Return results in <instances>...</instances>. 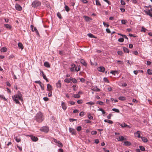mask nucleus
<instances>
[{"label":"nucleus","mask_w":152,"mask_h":152,"mask_svg":"<svg viewBox=\"0 0 152 152\" xmlns=\"http://www.w3.org/2000/svg\"><path fill=\"white\" fill-rule=\"evenodd\" d=\"M12 99L16 104H20L19 100L22 102L23 101L22 95L20 91L18 92V94H15L12 97Z\"/></svg>","instance_id":"obj_1"},{"label":"nucleus","mask_w":152,"mask_h":152,"mask_svg":"<svg viewBox=\"0 0 152 152\" xmlns=\"http://www.w3.org/2000/svg\"><path fill=\"white\" fill-rule=\"evenodd\" d=\"M35 118L37 122L39 123L42 122L44 119L43 115L41 112H39L37 114Z\"/></svg>","instance_id":"obj_2"},{"label":"nucleus","mask_w":152,"mask_h":152,"mask_svg":"<svg viewBox=\"0 0 152 152\" xmlns=\"http://www.w3.org/2000/svg\"><path fill=\"white\" fill-rule=\"evenodd\" d=\"M41 2L38 0H35L33 1L31 4V6L34 8L40 6Z\"/></svg>","instance_id":"obj_3"},{"label":"nucleus","mask_w":152,"mask_h":152,"mask_svg":"<svg viewBox=\"0 0 152 152\" xmlns=\"http://www.w3.org/2000/svg\"><path fill=\"white\" fill-rule=\"evenodd\" d=\"M76 67V65L74 64H72L70 65V67L69 68L70 71L71 72H75V68Z\"/></svg>","instance_id":"obj_4"},{"label":"nucleus","mask_w":152,"mask_h":152,"mask_svg":"<svg viewBox=\"0 0 152 152\" xmlns=\"http://www.w3.org/2000/svg\"><path fill=\"white\" fill-rule=\"evenodd\" d=\"M40 130L42 132H48L49 131V128L47 126H45L41 127Z\"/></svg>","instance_id":"obj_5"},{"label":"nucleus","mask_w":152,"mask_h":152,"mask_svg":"<svg viewBox=\"0 0 152 152\" xmlns=\"http://www.w3.org/2000/svg\"><path fill=\"white\" fill-rule=\"evenodd\" d=\"M16 9L18 11H21L22 10V7L18 4H16L15 6Z\"/></svg>","instance_id":"obj_6"},{"label":"nucleus","mask_w":152,"mask_h":152,"mask_svg":"<svg viewBox=\"0 0 152 152\" xmlns=\"http://www.w3.org/2000/svg\"><path fill=\"white\" fill-rule=\"evenodd\" d=\"M70 132L72 133V135H75L76 134V132L75 130L71 128H69V129Z\"/></svg>","instance_id":"obj_7"},{"label":"nucleus","mask_w":152,"mask_h":152,"mask_svg":"<svg viewBox=\"0 0 152 152\" xmlns=\"http://www.w3.org/2000/svg\"><path fill=\"white\" fill-rule=\"evenodd\" d=\"M97 70L100 72H104L105 69L103 66H99L97 68Z\"/></svg>","instance_id":"obj_8"},{"label":"nucleus","mask_w":152,"mask_h":152,"mask_svg":"<svg viewBox=\"0 0 152 152\" xmlns=\"http://www.w3.org/2000/svg\"><path fill=\"white\" fill-rule=\"evenodd\" d=\"M140 133L141 132L140 131H138L137 132L134 133V134L135 136L138 138H141L140 137Z\"/></svg>","instance_id":"obj_9"},{"label":"nucleus","mask_w":152,"mask_h":152,"mask_svg":"<svg viewBox=\"0 0 152 152\" xmlns=\"http://www.w3.org/2000/svg\"><path fill=\"white\" fill-rule=\"evenodd\" d=\"M120 126L122 128L125 127H128L129 128H130V126L126 124L125 123H123L121 124H119Z\"/></svg>","instance_id":"obj_10"},{"label":"nucleus","mask_w":152,"mask_h":152,"mask_svg":"<svg viewBox=\"0 0 152 152\" xmlns=\"http://www.w3.org/2000/svg\"><path fill=\"white\" fill-rule=\"evenodd\" d=\"M52 86L49 84H47V90L48 91H52Z\"/></svg>","instance_id":"obj_11"},{"label":"nucleus","mask_w":152,"mask_h":152,"mask_svg":"<svg viewBox=\"0 0 152 152\" xmlns=\"http://www.w3.org/2000/svg\"><path fill=\"white\" fill-rule=\"evenodd\" d=\"M61 106L62 107L63 109L64 110H66V109L67 107L64 102H62Z\"/></svg>","instance_id":"obj_12"},{"label":"nucleus","mask_w":152,"mask_h":152,"mask_svg":"<svg viewBox=\"0 0 152 152\" xmlns=\"http://www.w3.org/2000/svg\"><path fill=\"white\" fill-rule=\"evenodd\" d=\"M70 80H71V81L72 82L74 83H77V80L75 78L71 77H70Z\"/></svg>","instance_id":"obj_13"},{"label":"nucleus","mask_w":152,"mask_h":152,"mask_svg":"<svg viewBox=\"0 0 152 152\" xmlns=\"http://www.w3.org/2000/svg\"><path fill=\"white\" fill-rule=\"evenodd\" d=\"M31 27L32 28V31H35L36 33L38 34H39L38 31L37 30V28L36 27H32V26H31Z\"/></svg>","instance_id":"obj_14"},{"label":"nucleus","mask_w":152,"mask_h":152,"mask_svg":"<svg viewBox=\"0 0 152 152\" xmlns=\"http://www.w3.org/2000/svg\"><path fill=\"white\" fill-rule=\"evenodd\" d=\"M4 26L5 28L8 29H10L12 28L10 25L7 24H5Z\"/></svg>","instance_id":"obj_15"},{"label":"nucleus","mask_w":152,"mask_h":152,"mask_svg":"<svg viewBox=\"0 0 152 152\" xmlns=\"http://www.w3.org/2000/svg\"><path fill=\"white\" fill-rule=\"evenodd\" d=\"M56 85L57 87L60 88L61 87V81L60 80H59L58 83L56 84Z\"/></svg>","instance_id":"obj_16"},{"label":"nucleus","mask_w":152,"mask_h":152,"mask_svg":"<svg viewBox=\"0 0 152 152\" xmlns=\"http://www.w3.org/2000/svg\"><path fill=\"white\" fill-rule=\"evenodd\" d=\"M80 65H77V66H76L75 68V70L76 72H78V71L80 70Z\"/></svg>","instance_id":"obj_17"},{"label":"nucleus","mask_w":152,"mask_h":152,"mask_svg":"<svg viewBox=\"0 0 152 152\" xmlns=\"http://www.w3.org/2000/svg\"><path fill=\"white\" fill-rule=\"evenodd\" d=\"M15 140L17 142H19L21 141V138H20L19 136L16 137H15Z\"/></svg>","instance_id":"obj_18"},{"label":"nucleus","mask_w":152,"mask_h":152,"mask_svg":"<svg viewBox=\"0 0 152 152\" xmlns=\"http://www.w3.org/2000/svg\"><path fill=\"white\" fill-rule=\"evenodd\" d=\"M80 62L84 66H87V63L83 59H81L80 60Z\"/></svg>","instance_id":"obj_19"},{"label":"nucleus","mask_w":152,"mask_h":152,"mask_svg":"<svg viewBox=\"0 0 152 152\" xmlns=\"http://www.w3.org/2000/svg\"><path fill=\"white\" fill-rule=\"evenodd\" d=\"M31 138L32 140L34 141H36L38 140V138L34 136H32Z\"/></svg>","instance_id":"obj_20"},{"label":"nucleus","mask_w":152,"mask_h":152,"mask_svg":"<svg viewBox=\"0 0 152 152\" xmlns=\"http://www.w3.org/2000/svg\"><path fill=\"white\" fill-rule=\"evenodd\" d=\"M42 76L43 77V78L44 79H45L47 82H48V79L47 78L45 75H44L43 72V71H42Z\"/></svg>","instance_id":"obj_21"},{"label":"nucleus","mask_w":152,"mask_h":152,"mask_svg":"<svg viewBox=\"0 0 152 152\" xmlns=\"http://www.w3.org/2000/svg\"><path fill=\"white\" fill-rule=\"evenodd\" d=\"M117 139L118 141H121L125 140V138L123 136H120Z\"/></svg>","instance_id":"obj_22"},{"label":"nucleus","mask_w":152,"mask_h":152,"mask_svg":"<svg viewBox=\"0 0 152 152\" xmlns=\"http://www.w3.org/2000/svg\"><path fill=\"white\" fill-rule=\"evenodd\" d=\"M44 65L45 66L47 67H48V68H49L50 67V65L49 64L48 62H45L44 63Z\"/></svg>","instance_id":"obj_23"},{"label":"nucleus","mask_w":152,"mask_h":152,"mask_svg":"<svg viewBox=\"0 0 152 152\" xmlns=\"http://www.w3.org/2000/svg\"><path fill=\"white\" fill-rule=\"evenodd\" d=\"M18 46L20 48H21L22 50L23 49V46L22 44L20 42H19L18 43Z\"/></svg>","instance_id":"obj_24"},{"label":"nucleus","mask_w":152,"mask_h":152,"mask_svg":"<svg viewBox=\"0 0 152 152\" xmlns=\"http://www.w3.org/2000/svg\"><path fill=\"white\" fill-rule=\"evenodd\" d=\"M84 18H85L86 21H89L90 20H91L90 18L88 17L85 16L84 17Z\"/></svg>","instance_id":"obj_25"},{"label":"nucleus","mask_w":152,"mask_h":152,"mask_svg":"<svg viewBox=\"0 0 152 152\" xmlns=\"http://www.w3.org/2000/svg\"><path fill=\"white\" fill-rule=\"evenodd\" d=\"M64 82L67 83H69L70 82L71 80H70V78H66L64 80Z\"/></svg>","instance_id":"obj_26"},{"label":"nucleus","mask_w":152,"mask_h":152,"mask_svg":"<svg viewBox=\"0 0 152 152\" xmlns=\"http://www.w3.org/2000/svg\"><path fill=\"white\" fill-rule=\"evenodd\" d=\"M0 98L1 99H3L4 101H7V99H6L4 96L3 95L0 94Z\"/></svg>","instance_id":"obj_27"},{"label":"nucleus","mask_w":152,"mask_h":152,"mask_svg":"<svg viewBox=\"0 0 152 152\" xmlns=\"http://www.w3.org/2000/svg\"><path fill=\"white\" fill-rule=\"evenodd\" d=\"M124 144L126 146H129L131 145V143L128 141H126L124 142Z\"/></svg>","instance_id":"obj_28"},{"label":"nucleus","mask_w":152,"mask_h":152,"mask_svg":"<svg viewBox=\"0 0 152 152\" xmlns=\"http://www.w3.org/2000/svg\"><path fill=\"white\" fill-rule=\"evenodd\" d=\"M123 48L124 51V52L126 53H129V50L127 48H125V47H123Z\"/></svg>","instance_id":"obj_29"},{"label":"nucleus","mask_w":152,"mask_h":152,"mask_svg":"<svg viewBox=\"0 0 152 152\" xmlns=\"http://www.w3.org/2000/svg\"><path fill=\"white\" fill-rule=\"evenodd\" d=\"M141 138L143 141L144 142H146L148 141V140L147 138L144 137H141Z\"/></svg>","instance_id":"obj_30"},{"label":"nucleus","mask_w":152,"mask_h":152,"mask_svg":"<svg viewBox=\"0 0 152 152\" xmlns=\"http://www.w3.org/2000/svg\"><path fill=\"white\" fill-rule=\"evenodd\" d=\"M73 96L76 98H78L80 97V95L78 94H74Z\"/></svg>","instance_id":"obj_31"},{"label":"nucleus","mask_w":152,"mask_h":152,"mask_svg":"<svg viewBox=\"0 0 152 152\" xmlns=\"http://www.w3.org/2000/svg\"><path fill=\"white\" fill-rule=\"evenodd\" d=\"M145 12L147 15H148L151 17H152V13L149 10H148V11H145Z\"/></svg>","instance_id":"obj_32"},{"label":"nucleus","mask_w":152,"mask_h":152,"mask_svg":"<svg viewBox=\"0 0 152 152\" xmlns=\"http://www.w3.org/2000/svg\"><path fill=\"white\" fill-rule=\"evenodd\" d=\"M7 50V49L6 48L3 47L1 48V52H6Z\"/></svg>","instance_id":"obj_33"},{"label":"nucleus","mask_w":152,"mask_h":152,"mask_svg":"<svg viewBox=\"0 0 152 152\" xmlns=\"http://www.w3.org/2000/svg\"><path fill=\"white\" fill-rule=\"evenodd\" d=\"M104 121L110 124H112L113 123V122L112 121L109 120L105 119L104 120Z\"/></svg>","instance_id":"obj_34"},{"label":"nucleus","mask_w":152,"mask_h":152,"mask_svg":"<svg viewBox=\"0 0 152 152\" xmlns=\"http://www.w3.org/2000/svg\"><path fill=\"white\" fill-rule=\"evenodd\" d=\"M57 145L58 147H61L63 146V145L62 143L59 141H58V142Z\"/></svg>","instance_id":"obj_35"},{"label":"nucleus","mask_w":152,"mask_h":152,"mask_svg":"<svg viewBox=\"0 0 152 152\" xmlns=\"http://www.w3.org/2000/svg\"><path fill=\"white\" fill-rule=\"evenodd\" d=\"M118 99L121 101H124L125 99V98L124 96H120L118 98Z\"/></svg>","instance_id":"obj_36"},{"label":"nucleus","mask_w":152,"mask_h":152,"mask_svg":"<svg viewBox=\"0 0 152 152\" xmlns=\"http://www.w3.org/2000/svg\"><path fill=\"white\" fill-rule=\"evenodd\" d=\"M112 110L114 111L117 113H119L120 112L119 110L118 109L116 108H113L112 109Z\"/></svg>","instance_id":"obj_37"},{"label":"nucleus","mask_w":152,"mask_h":152,"mask_svg":"<svg viewBox=\"0 0 152 152\" xmlns=\"http://www.w3.org/2000/svg\"><path fill=\"white\" fill-rule=\"evenodd\" d=\"M65 8L66 11L68 12L70 10V9L69 7L67 5H65Z\"/></svg>","instance_id":"obj_38"},{"label":"nucleus","mask_w":152,"mask_h":152,"mask_svg":"<svg viewBox=\"0 0 152 152\" xmlns=\"http://www.w3.org/2000/svg\"><path fill=\"white\" fill-rule=\"evenodd\" d=\"M147 72L149 75L152 74V70H151L150 69H148L147 70Z\"/></svg>","instance_id":"obj_39"},{"label":"nucleus","mask_w":152,"mask_h":152,"mask_svg":"<svg viewBox=\"0 0 152 152\" xmlns=\"http://www.w3.org/2000/svg\"><path fill=\"white\" fill-rule=\"evenodd\" d=\"M118 34V35H120L121 36H122L124 38L126 39H128V38L126 35H123V34Z\"/></svg>","instance_id":"obj_40"},{"label":"nucleus","mask_w":152,"mask_h":152,"mask_svg":"<svg viewBox=\"0 0 152 152\" xmlns=\"http://www.w3.org/2000/svg\"><path fill=\"white\" fill-rule=\"evenodd\" d=\"M96 103L97 104H99L101 105H102L104 104L103 102H102L100 101H97L96 102Z\"/></svg>","instance_id":"obj_41"},{"label":"nucleus","mask_w":152,"mask_h":152,"mask_svg":"<svg viewBox=\"0 0 152 152\" xmlns=\"http://www.w3.org/2000/svg\"><path fill=\"white\" fill-rule=\"evenodd\" d=\"M121 22L122 24H125L127 22V21L126 20H122L121 21Z\"/></svg>","instance_id":"obj_42"},{"label":"nucleus","mask_w":152,"mask_h":152,"mask_svg":"<svg viewBox=\"0 0 152 152\" xmlns=\"http://www.w3.org/2000/svg\"><path fill=\"white\" fill-rule=\"evenodd\" d=\"M124 38H120L119 39H118V42H124Z\"/></svg>","instance_id":"obj_43"},{"label":"nucleus","mask_w":152,"mask_h":152,"mask_svg":"<svg viewBox=\"0 0 152 152\" xmlns=\"http://www.w3.org/2000/svg\"><path fill=\"white\" fill-rule=\"evenodd\" d=\"M96 4L97 5L100 6L101 5L100 2L97 0H96Z\"/></svg>","instance_id":"obj_44"},{"label":"nucleus","mask_w":152,"mask_h":152,"mask_svg":"<svg viewBox=\"0 0 152 152\" xmlns=\"http://www.w3.org/2000/svg\"><path fill=\"white\" fill-rule=\"evenodd\" d=\"M104 81L105 82H107V83H109V81L108 79L106 77H104L103 79Z\"/></svg>","instance_id":"obj_45"},{"label":"nucleus","mask_w":152,"mask_h":152,"mask_svg":"<svg viewBox=\"0 0 152 152\" xmlns=\"http://www.w3.org/2000/svg\"><path fill=\"white\" fill-rule=\"evenodd\" d=\"M140 150L142 151H145V148L144 147L142 146H140Z\"/></svg>","instance_id":"obj_46"},{"label":"nucleus","mask_w":152,"mask_h":152,"mask_svg":"<svg viewBox=\"0 0 152 152\" xmlns=\"http://www.w3.org/2000/svg\"><path fill=\"white\" fill-rule=\"evenodd\" d=\"M57 16L60 18L61 19L62 18L61 15L59 12H58L57 14Z\"/></svg>","instance_id":"obj_47"},{"label":"nucleus","mask_w":152,"mask_h":152,"mask_svg":"<svg viewBox=\"0 0 152 152\" xmlns=\"http://www.w3.org/2000/svg\"><path fill=\"white\" fill-rule=\"evenodd\" d=\"M41 87V89L42 90H44V84L42 83L41 85H39Z\"/></svg>","instance_id":"obj_48"},{"label":"nucleus","mask_w":152,"mask_h":152,"mask_svg":"<svg viewBox=\"0 0 152 152\" xmlns=\"http://www.w3.org/2000/svg\"><path fill=\"white\" fill-rule=\"evenodd\" d=\"M12 144V143L11 142H9L8 143L7 145H6V147L7 148H8V146L9 145H11Z\"/></svg>","instance_id":"obj_49"},{"label":"nucleus","mask_w":152,"mask_h":152,"mask_svg":"<svg viewBox=\"0 0 152 152\" xmlns=\"http://www.w3.org/2000/svg\"><path fill=\"white\" fill-rule=\"evenodd\" d=\"M88 35L90 37H94L95 38V37L92 34H88Z\"/></svg>","instance_id":"obj_50"},{"label":"nucleus","mask_w":152,"mask_h":152,"mask_svg":"<svg viewBox=\"0 0 152 152\" xmlns=\"http://www.w3.org/2000/svg\"><path fill=\"white\" fill-rule=\"evenodd\" d=\"M82 127L80 126H78L77 128V131H79L81 130Z\"/></svg>","instance_id":"obj_51"},{"label":"nucleus","mask_w":152,"mask_h":152,"mask_svg":"<svg viewBox=\"0 0 152 152\" xmlns=\"http://www.w3.org/2000/svg\"><path fill=\"white\" fill-rule=\"evenodd\" d=\"M146 30V28H145L144 27H142V28L141 31L142 32H145Z\"/></svg>","instance_id":"obj_52"},{"label":"nucleus","mask_w":152,"mask_h":152,"mask_svg":"<svg viewBox=\"0 0 152 152\" xmlns=\"http://www.w3.org/2000/svg\"><path fill=\"white\" fill-rule=\"evenodd\" d=\"M35 83L39 84V85H41L42 83V82L40 81H35Z\"/></svg>","instance_id":"obj_53"},{"label":"nucleus","mask_w":152,"mask_h":152,"mask_svg":"<svg viewBox=\"0 0 152 152\" xmlns=\"http://www.w3.org/2000/svg\"><path fill=\"white\" fill-rule=\"evenodd\" d=\"M117 53L118 55H121L123 54V52L121 51H118Z\"/></svg>","instance_id":"obj_54"},{"label":"nucleus","mask_w":152,"mask_h":152,"mask_svg":"<svg viewBox=\"0 0 152 152\" xmlns=\"http://www.w3.org/2000/svg\"><path fill=\"white\" fill-rule=\"evenodd\" d=\"M80 81L82 83L84 82L85 81V80L83 78H80Z\"/></svg>","instance_id":"obj_55"},{"label":"nucleus","mask_w":152,"mask_h":152,"mask_svg":"<svg viewBox=\"0 0 152 152\" xmlns=\"http://www.w3.org/2000/svg\"><path fill=\"white\" fill-rule=\"evenodd\" d=\"M86 104H90L91 105H93V104H94V102H87L86 103Z\"/></svg>","instance_id":"obj_56"},{"label":"nucleus","mask_w":152,"mask_h":152,"mask_svg":"<svg viewBox=\"0 0 152 152\" xmlns=\"http://www.w3.org/2000/svg\"><path fill=\"white\" fill-rule=\"evenodd\" d=\"M49 93L48 94V96L49 97H50L52 96V91H48Z\"/></svg>","instance_id":"obj_57"},{"label":"nucleus","mask_w":152,"mask_h":152,"mask_svg":"<svg viewBox=\"0 0 152 152\" xmlns=\"http://www.w3.org/2000/svg\"><path fill=\"white\" fill-rule=\"evenodd\" d=\"M103 24L104 26H106L107 27H108L109 26V25L104 22H103Z\"/></svg>","instance_id":"obj_58"},{"label":"nucleus","mask_w":152,"mask_h":152,"mask_svg":"<svg viewBox=\"0 0 152 152\" xmlns=\"http://www.w3.org/2000/svg\"><path fill=\"white\" fill-rule=\"evenodd\" d=\"M121 4L122 5H125V2L123 0H121Z\"/></svg>","instance_id":"obj_59"},{"label":"nucleus","mask_w":152,"mask_h":152,"mask_svg":"<svg viewBox=\"0 0 152 152\" xmlns=\"http://www.w3.org/2000/svg\"><path fill=\"white\" fill-rule=\"evenodd\" d=\"M44 100L45 101H47L49 100V99L47 97H45L43 98Z\"/></svg>","instance_id":"obj_60"},{"label":"nucleus","mask_w":152,"mask_h":152,"mask_svg":"<svg viewBox=\"0 0 152 152\" xmlns=\"http://www.w3.org/2000/svg\"><path fill=\"white\" fill-rule=\"evenodd\" d=\"M107 89L109 91H111L112 90V88L110 87H108Z\"/></svg>","instance_id":"obj_61"},{"label":"nucleus","mask_w":152,"mask_h":152,"mask_svg":"<svg viewBox=\"0 0 152 152\" xmlns=\"http://www.w3.org/2000/svg\"><path fill=\"white\" fill-rule=\"evenodd\" d=\"M116 72L114 71H112L110 72V73H112V74L114 75H115Z\"/></svg>","instance_id":"obj_62"},{"label":"nucleus","mask_w":152,"mask_h":152,"mask_svg":"<svg viewBox=\"0 0 152 152\" xmlns=\"http://www.w3.org/2000/svg\"><path fill=\"white\" fill-rule=\"evenodd\" d=\"M133 53L135 55H137L138 54V52L136 50L134 51L133 52Z\"/></svg>","instance_id":"obj_63"},{"label":"nucleus","mask_w":152,"mask_h":152,"mask_svg":"<svg viewBox=\"0 0 152 152\" xmlns=\"http://www.w3.org/2000/svg\"><path fill=\"white\" fill-rule=\"evenodd\" d=\"M58 152H63V150L61 148H60L58 150Z\"/></svg>","instance_id":"obj_64"}]
</instances>
